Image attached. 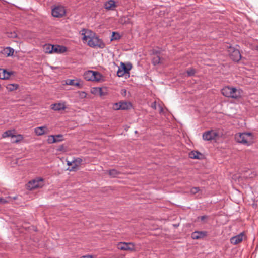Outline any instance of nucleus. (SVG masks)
I'll use <instances>...</instances> for the list:
<instances>
[{"label":"nucleus","instance_id":"obj_39","mask_svg":"<svg viewBox=\"0 0 258 258\" xmlns=\"http://www.w3.org/2000/svg\"><path fill=\"white\" fill-rule=\"evenodd\" d=\"M80 95L81 98H85L86 97L87 94L85 92H81Z\"/></svg>","mask_w":258,"mask_h":258},{"label":"nucleus","instance_id":"obj_8","mask_svg":"<svg viewBox=\"0 0 258 258\" xmlns=\"http://www.w3.org/2000/svg\"><path fill=\"white\" fill-rule=\"evenodd\" d=\"M218 134L213 130H209L205 132L203 134V139L205 141H211L216 139Z\"/></svg>","mask_w":258,"mask_h":258},{"label":"nucleus","instance_id":"obj_26","mask_svg":"<svg viewBox=\"0 0 258 258\" xmlns=\"http://www.w3.org/2000/svg\"><path fill=\"white\" fill-rule=\"evenodd\" d=\"M23 136L21 134H18L17 135H15L14 137V139L11 140L12 143H18L20 142L23 139Z\"/></svg>","mask_w":258,"mask_h":258},{"label":"nucleus","instance_id":"obj_11","mask_svg":"<svg viewBox=\"0 0 258 258\" xmlns=\"http://www.w3.org/2000/svg\"><path fill=\"white\" fill-rule=\"evenodd\" d=\"M243 233H241L230 238V242L232 244L236 245L240 243L243 240Z\"/></svg>","mask_w":258,"mask_h":258},{"label":"nucleus","instance_id":"obj_24","mask_svg":"<svg viewBox=\"0 0 258 258\" xmlns=\"http://www.w3.org/2000/svg\"><path fill=\"white\" fill-rule=\"evenodd\" d=\"M19 85L17 84H10L6 86L7 89L9 91H13L18 89Z\"/></svg>","mask_w":258,"mask_h":258},{"label":"nucleus","instance_id":"obj_35","mask_svg":"<svg viewBox=\"0 0 258 258\" xmlns=\"http://www.w3.org/2000/svg\"><path fill=\"white\" fill-rule=\"evenodd\" d=\"M54 136L56 137V138H55L56 140H59V141H58V142L62 141H63L64 140L63 139V135H61V134H58V135H54Z\"/></svg>","mask_w":258,"mask_h":258},{"label":"nucleus","instance_id":"obj_20","mask_svg":"<svg viewBox=\"0 0 258 258\" xmlns=\"http://www.w3.org/2000/svg\"><path fill=\"white\" fill-rule=\"evenodd\" d=\"M152 62L154 66H156L161 63V58L158 54L157 52H156V53L155 54H154V55L153 56Z\"/></svg>","mask_w":258,"mask_h":258},{"label":"nucleus","instance_id":"obj_27","mask_svg":"<svg viewBox=\"0 0 258 258\" xmlns=\"http://www.w3.org/2000/svg\"><path fill=\"white\" fill-rule=\"evenodd\" d=\"M56 137L54 135H50L48 137L47 142L49 144H52L58 142V140H55Z\"/></svg>","mask_w":258,"mask_h":258},{"label":"nucleus","instance_id":"obj_22","mask_svg":"<svg viewBox=\"0 0 258 258\" xmlns=\"http://www.w3.org/2000/svg\"><path fill=\"white\" fill-rule=\"evenodd\" d=\"M52 50H53V45L47 44L43 46V51L46 53H52Z\"/></svg>","mask_w":258,"mask_h":258},{"label":"nucleus","instance_id":"obj_16","mask_svg":"<svg viewBox=\"0 0 258 258\" xmlns=\"http://www.w3.org/2000/svg\"><path fill=\"white\" fill-rule=\"evenodd\" d=\"M94 73L93 71H86L83 75L84 79L87 81H93V79L95 78L94 77H93Z\"/></svg>","mask_w":258,"mask_h":258},{"label":"nucleus","instance_id":"obj_28","mask_svg":"<svg viewBox=\"0 0 258 258\" xmlns=\"http://www.w3.org/2000/svg\"><path fill=\"white\" fill-rule=\"evenodd\" d=\"M208 218L209 216L207 215L198 216L197 217V221L202 222L203 223H206Z\"/></svg>","mask_w":258,"mask_h":258},{"label":"nucleus","instance_id":"obj_13","mask_svg":"<svg viewBox=\"0 0 258 258\" xmlns=\"http://www.w3.org/2000/svg\"><path fill=\"white\" fill-rule=\"evenodd\" d=\"M73 161L74 162V165L71 166L70 168L68 169L70 171H76L78 169V166L81 164V163L83 161L82 159L81 158H74L73 160Z\"/></svg>","mask_w":258,"mask_h":258},{"label":"nucleus","instance_id":"obj_40","mask_svg":"<svg viewBox=\"0 0 258 258\" xmlns=\"http://www.w3.org/2000/svg\"><path fill=\"white\" fill-rule=\"evenodd\" d=\"M158 107H159V112L160 113H164V109L163 108V107L160 105L159 104L158 105Z\"/></svg>","mask_w":258,"mask_h":258},{"label":"nucleus","instance_id":"obj_46","mask_svg":"<svg viewBox=\"0 0 258 258\" xmlns=\"http://www.w3.org/2000/svg\"><path fill=\"white\" fill-rule=\"evenodd\" d=\"M81 258H92V256L91 255H86V256H83Z\"/></svg>","mask_w":258,"mask_h":258},{"label":"nucleus","instance_id":"obj_6","mask_svg":"<svg viewBox=\"0 0 258 258\" xmlns=\"http://www.w3.org/2000/svg\"><path fill=\"white\" fill-rule=\"evenodd\" d=\"M43 180L42 178H37L30 181L27 185V188L32 190L37 188L41 187L43 185Z\"/></svg>","mask_w":258,"mask_h":258},{"label":"nucleus","instance_id":"obj_17","mask_svg":"<svg viewBox=\"0 0 258 258\" xmlns=\"http://www.w3.org/2000/svg\"><path fill=\"white\" fill-rule=\"evenodd\" d=\"M189 156L192 159H200L203 155L198 151H192L190 152Z\"/></svg>","mask_w":258,"mask_h":258},{"label":"nucleus","instance_id":"obj_34","mask_svg":"<svg viewBox=\"0 0 258 258\" xmlns=\"http://www.w3.org/2000/svg\"><path fill=\"white\" fill-rule=\"evenodd\" d=\"M200 191V188L199 187H194L191 188L190 192L192 195H195Z\"/></svg>","mask_w":258,"mask_h":258},{"label":"nucleus","instance_id":"obj_25","mask_svg":"<svg viewBox=\"0 0 258 258\" xmlns=\"http://www.w3.org/2000/svg\"><path fill=\"white\" fill-rule=\"evenodd\" d=\"M186 76L187 77H191L195 75V73H196V70L195 69L191 67L187 69V70L186 71Z\"/></svg>","mask_w":258,"mask_h":258},{"label":"nucleus","instance_id":"obj_5","mask_svg":"<svg viewBox=\"0 0 258 258\" xmlns=\"http://www.w3.org/2000/svg\"><path fill=\"white\" fill-rule=\"evenodd\" d=\"M132 105L130 102L126 101H120L114 103L112 108L115 110H128L132 108Z\"/></svg>","mask_w":258,"mask_h":258},{"label":"nucleus","instance_id":"obj_18","mask_svg":"<svg viewBox=\"0 0 258 258\" xmlns=\"http://www.w3.org/2000/svg\"><path fill=\"white\" fill-rule=\"evenodd\" d=\"M115 7V3L113 0L108 1L104 4V7L107 10H113Z\"/></svg>","mask_w":258,"mask_h":258},{"label":"nucleus","instance_id":"obj_48","mask_svg":"<svg viewBox=\"0 0 258 258\" xmlns=\"http://www.w3.org/2000/svg\"><path fill=\"white\" fill-rule=\"evenodd\" d=\"M95 88H93V91H92V93H98V92H97L95 89Z\"/></svg>","mask_w":258,"mask_h":258},{"label":"nucleus","instance_id":"obj_21","mask_svg":"<svg viewBox=\"0 0 258 258\" xmlns=\"http://www.w3.org/2000/svg\"><path fill=\"white\" fill-rule=\"evenodd\" d=\"M120 67L123 70L124 73H129L130 70L132 69V65L130 63L125 65L124 63L121 62Z\"/></svg>","mask_w":258,"mask_h":258},{"label":"nucleus","instance_id":"obj_7","mask_svg":"<svg viewBox=\"0 0 258 258\" xmlns=\"http://www.w3.org/2000/svg\"><path fill=\"white\" fill-rule=\"evenodd\" d=\"M65 14L66 10L64 7L61 6L55 7L52 10V15L54 17H62Z\"/></svg>","mask_w":258,"mask_h":258},{"label":"nucleus","instance_id":"obj_2","mask_svg":"<svg viewBox=\"0 0 258 258\" xmlns=\"http://www.w3.org/2000/svg\"><path fill=\"white\" fill-rule=\"evenodd\" d=\"M243 91L241 89H237L236 87L227 86L221 90V94L228 98L233 99H238L241 98Z\"/></svg>","mask_w":258,"mask_h":258},{"label":"nucleus","instance_id":"obj_31","mask_svg":"<svg viewBox=\"0 0 258 258\" xmlns=\"http://www.w3.org/2000/svg\"><path fill=\"white\" fill-rule=\"evenodd\" d=\"M94 75L93 76V77H94L95 78L93 79V81H99L100 79V77H101L100 74L99 72H96V71H94Z\"/></svg>","mask_w":258,"mask_h":258},{"label":"nucleus","instance_id":"obj_38","mask_svg":"<svg viewBox=\"0 0 258 258\" xmlns=\"http://www.w3.org/2000/svg\"><path fill=\"white\" fill-rule=\"evenodd\" d=\"M52 53H59L58 48H57V45H53V50H52Z\"/></svg>","mask_w":258,"mask_h":258},{"label":"nucleus","instance_id":"obj_47","mask_svg":"<svg viewBox=\"0 0 258 258\" xmlns=\"http://www.w3.org/2000/svg\"><path fill=\"white\" fill-rule=\"evenodd\" d=\"M63 147H64V146L63 145H61L60 146L59 148L58 149V151H62L63 149Z\"/></svg>","mask_w":258,"mask_h":258},{"label":"nucleus","instance_id":"obj_37","mask_svg":"<svg viewBox=\"0 0 258 258\" xmlns=\"http://www.w3.org/2000/svg\"><path fill=\"white\" fill-rule=\"evenodd\" d=\"M75 80H68L67 82V84L69 85H74Z\"/></svg>","mask_w":258,"mask_h":258},{"label":"nucleus","instance_id":"obj_49","mask_svg":"<svg viewBox=\"0 0 258 258\" xmlns=\"http://www.w3.org/2000/svg\"><path fill=\"white\" fill-rule=\"evenodd\" d=\"M255 50L258 51V44L255 46Z\"/></svg>","mask_w":258,"mask_h":258},{"label":"nucleus","instance_id":"obj_30","mask_svg":"<svg viewBox=\"0 0 258 258\" xmlns=\"http://www.w3.org/2000/svg\"><path fill=\"white\" fill-rule=\"evenodd\" d=\"M119 174V173L115 169H111L109 171V174L113 177L117 176Z\"/></svg>","mask_w":258,"mask_h":258},{"label":"nucleus","instance_id":"obj_3","mask_svg":"<svg viewBox=\"0 0 258 258\" xmlns=\"http://www.w3.org/2000/svg\"><path fill=\"white\" fill-rule=\"evenodd\" d=\"M252 139V134L250 132L238 133L235 135V140L239 143L249 145Z\"/></svg>","mask_w":258,"mask_h":258},{"label":"nucleus","instance_id":"obj_44","mask_svg":"<svg viewBox=\"0 0 258 258\" xmlns=\"http://www.w3.org/2000/svg\"><path fill=\"white\" fill-rule=\"evenodd\" d=\"M9 37L16 38L17 37V35L15 33H11V36H10Z\"/></svg>","mask_w":258,"mask_h":258},{"label":"nucleus","instance_id":"obj_41","mask_svg":"<svg viewBox=\"0 0 258 258\" xmlns=\"http://www.w3.org/2000/svg\"><path fill=\"white\" fill-rule=\"evenodd\" d=\"M151 107L154 109H156V102L154 101L151 104Z\"/></svg>","mask_w":258,"mask_h":258},{"label":"nucleus","instance_id":"obj_9","mask_svg":"<svg viewBox=\"0 0 258 258\" xmlns=\"http://www.w3.org/2000/svg\"><path fill=\"white\" fill-rule=\"evenodd\" d=\"M118 249L122 250L133 251L135 246L133 243L120 242L117 245Z\"/></svg>","mask_w":258,"mask_h":258},{"label":"nucleus","instance_id":"obj_14","mask_svg":"<svg viewBox=\"0 0 258 258\" xmlns=\"http://www.w3.org/2000/svg\"><path fill=\"white\" fill-rule=\"evenodd\" d=\"M48 128L46 126L37 127L34 129V132L37 136H41L46 134Z\"/></svg>","mask_w":258,"mask_h":258},{"label":"nucleus","instance_id":"obj_36","mask_svg":"<svg viewBox=\"0 0 258 258\" xmlns=\"http://www.w3.org/2000/svg\"><path fill=\"white\" fill-rule=\"evenodd\" d=\"M95 89L98 92L100 96L105 95V93L103 92L101 88H95Z\"/></svg>","mask_w":258,"mask_h":258},{"label":"nucleus","instance_id":"obj_23","mask_svg":"<svg viewBox=\"0 0 258 258\" xmlns=\"http://www.w3.org/2000/svg\"><path fill=\"white\" fill-rule=\"evenodd\" d=\"M14 49L10 47H7L6 48L4 49L3 51V53L5 55H6L7 56H11L13 55L14 53Z\"/></svg>","mask_w":258,"mask_h":258},{"label":"nucleus","instance_id":"obj_43","mask_svg":"<svg viewBox=\"0 0 258 258\" xmlns=\"http://www.w3.org/2000/svg\"><path fill=\"white\" fill-rule=\"evenodd\" d=\"M6 202V200L2 198H0V204L1 203H5Z\"/></svg>","mask_w":258,"mask_h":258},{"label":"nucleus","instance_id":"obj_1","mask_svg":"<svg viewBox=\"0 0 258 258\" xmlns=\"http://www.w3.org/2000/svg\"><path fill=\"white\" fill-rule=\"evenodd\" d=\"M82 35H83V40L87 42L88 45L93 48L98 47L103 48L105 44L95 34L91 31L84 29Z\"/></svg>","mask_w":258,"mask_h":258},{"label":"nucleus","instance_id":"obj_42","mask_svg":"<svg viewBox=\"0 0 258 258\" xmlns=\"http://www.w3.org/2000/svg\"><path fill=\"white\" fill-rule=\"evenodd\" d=\"M73 161H67V165L68 166H73L74 165V163H73Z\"/></svg>","mask_w":258,"mask_h":258},{"label":"nucleus","instance_id":"obj_15","mask_svg":"<svg viewBox=\"0 0 258 258\" xmlns=\"http://www.w3.org/2000/svg\"><path fill=\"white\" fill-rule=\"evenodd\" d=\"M52 109L55 111L64 110L66 107L64 103H55L52 105Z\"/></svg>","mask_w":258,"mask_h":258},{"label":"nucleus","instance_id":"obj_19","mask_svg":"<svg viewBox=\"0 0 258 258\" xmlns=\"http://www.w3.org/2000/svg\"><path fill=\"white\" fill-rule=\"evenodd\" d=\"M15 131L14 130H7L3 133L2 134V137L4 138L7 137H11L12 139H14V137L15 136Z\"/></svg>","mask_w":258,"mask_h":258},{"label":"nucleus","instance_id":"obj_32","mask_svg":"<svg viewBox=\"0 0 258 258\" xmlns=\"http://www.w3.org/2000/svg\"><path fill=\"white\" fill-rule=\"evenodd\" d=\"M57 48H58L59 53H63L67 50L66 47L63 46L57 45Z\"/></svg>","mask_w":258,"mask_h":258},{"label":"nucleus","instance_id":"obj_29","mask_svg":"<svg viewBox=\"0 0 258 258\" xmlns=\"http://www.w3.org/2000/svg\"><path fill=\"white\" fill-rule=\"evenodd\" d=\"M120 38V35L118 33L115 32H112V36H111V41L119 40Z\"/></svg>","mask_w":258,"mask_h":258},{"label":"nucleus","instance_id":"obj_12","mask_svg":"<svg viewBox=\"0 0 258 258\" xmlns=\"http://www.w3.org/2000/svg\"><path fill=\"white\" fill-rule=\"evenodd\" d=\"M13 73L12 71H7L6 69H0V79H8Z\"/></svg>","mask_w":258,"mask_h":258},{"label":"nucleus","instance_id":"obj_10","mask_svg":"<svg viewBox=\"0 0 258 258\" xmlns=\"http://www.w3.org/2000/svg\"><path fill=\"white\" fill-rule=\"evenodd\" d=\"M208 232L205 231H196L191 233V237L193 239H201L206 237Z\"/></svg>","mask_w":258,"mask_h":258},{"label":"nucleus","instance_id":"obj_45","mask_svg":"<svg viewBox=\"0 0 258 258\" xmlns=\"http://www.w3.org/2000/svg\"><path fill=\"white\" fill-rule=\"evenodd\" d=\"M74 86H78L79 87L80 86V83L79 82H74Z\"/></svg>","mask_w":258,"mask_h":258},{"label":"nucleus","instance_id":"obj_33","mask_svg":"<svg viewBox=\"0 0 258 258\" xmlns=\"http://www.w3.org/2000/svg\"><path fill=\"white\" fill-rule=\"evenodd\" d=\"M125 73L123 72V70H122L121 68L118 67V71H117V75L119 77H123Z\"/></svg>","mask_w":258,"mask_h":258},{"label":"nucleus","instance_id":"obj_4","mask_svg":"<svg viewBox=\"0 0 258 258\" xmlns=\"http://www.w3.org/2000/svg\"><path fill=\"white\" fill-rule=\"evenodd\" d=\"M228 51L231 59L234 61L238 62L241 59V53L238 49L230 46Z\"/></svg>","mask_w":258,"mask_h":258}]
</instances>
